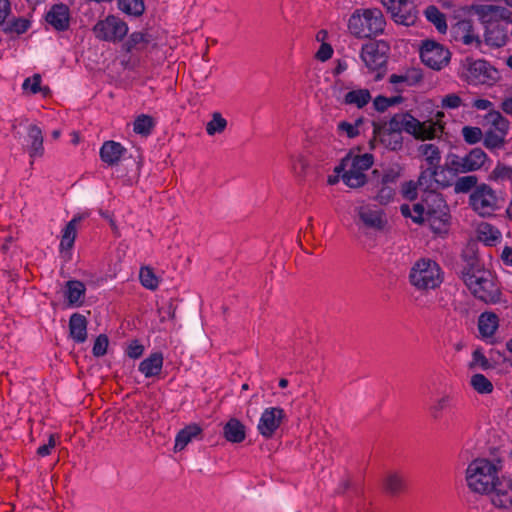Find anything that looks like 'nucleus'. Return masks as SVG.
<instances>
[{
	"label": "nucleus",
	"instance_id": "5",
	"mask_svg": "<svg viewBox=\"0 0 512 512\" xmlns=\"http://www.w3.org/2000/svg\"><path fill=\"white\" fill-rule=\"evenodd\" d=\"M460 77L472 85H492L499 79L497 69L489 62L472 57L461 61Z\"/></svg>",
	"mask_w": 512,
	"mask_h": 512
},
{
	"label": "nucleus",
	"instance_id": "54",
	"mask_svg": "<svg viewBox=\"0 0 512 512\" xmlns=\"http://www.w3.org/2000/svg\"><path fill=\"white\" fill-rule=\"evenodd\" d=\"M109 340L105 334H100L93 345L92 353L95 357H102L106 354Z\"/></svg>",
	"mask_w": 512,
	"mask_h": 512
},
{
	"label": "nucleus",
	"instance_id": "37",
	"mask_svg": "<svg viewBox=\"0 0 512 512\" xmlns=\"http://www.w3.org/2000/svg\"><path fill=\"white\" fill-rule=\"evenodd\" d=\"M371 100V94L368 89H357L349 91L344 97V103L347 105H355L362 108Z\"/></svg>",
	"mask_w": 512,
	"mask_h": 512
},
{
	"label": "nucleus",
	"instance_id": "4",
	"mask_svg": "<svg viewBox=\"0 0 512 512\" xmlns=\"http://www.w3.org/2000/svg\"><path fill=\"white\" fill-rule=\"evenodd\" d=\"M410 284L419 291L438 288L443 282V272L439 264L429 258L417 260L410 269Z\"/></svg>",
	"mask_w": 512,
	"mask_h": 512
},
{
	"label": "nucleus",
	"instance_id": "7",
	"mask_svg": "<svg viewBox=\"0 0 512 512\" xmlns=\"http://www.w3.org/2000/svg\"><path fill=\"white\" fill-rule=\"evenodd\" d=\"M489 161L485 151L479 147L473 148L465 156L450 153L447 156L445 167L454 175L473 172L481 169Z\"/></svg>",
	"mask_w": 512,
	"mask_h": 512
},
{
	"label": "nucleus",
	"instance_id": "9",
	"mask_svg": "<svg viewBox=\"0 0 512 512\" xmlns=\"http://www.w3.org/2000/svg\"><path fill=\"white\" fill-rule=\"evenodd\" d=\"M390 13L392 20L403 26H413L419 18V11L411 0H380Z\"/></svg>",
	"mask_w": 512,
	"mask_h": 512
},
{
	"label": "nucleus",
	"instance_id": "19",
	"mask_svg": "<svg viewBox=\"0 0 512 512\" xmlns=\"http://www.w3.org/2000/svg\"><path fill=\"white\" fill-rule=\"evenodd\" d=\"M125 153L126 148L113 140L105 141L100 148V158L109 166L117 165Z\"/></svg>",
	"mask_w": 512,
	"mask_h": 512
},
{
	"label": "nucleus",
	"instance_id": "10",
	"mask_svg": "<svg viewBox=\"0 0 512 512\" xmlns=\"http://www.w3.org/2000/svg\"><path fill=\"white\" fill-rule=\"evenodd\" d=\"M420 58L426 66L439 71L449 64L451 53L442 44L427 39L422 41Z\"/></svg>",
	"mask_w": 512,
	"mask_h": 512
},
{
	"label": "nucleus",
	"instance_id": "55",
	"mask_svg": "<svg viewBox=\"0 0 512 512\" xmlns=\"http://www.w3.org/2000/svg\"><path fill=\"white\" fill-rule=\"evenodd\" d=\"M492 179L498 180H511L512 179V167L498 163L490 176Z\"/></svg>",
	"mask_w": 512,
	"mask_h": 512
},
{
	"label": "nucleus",
	"instance_id": "32",
	"mask_svg": "<svg viewBox=\"0 0 512 512\" xmlns=\"http://www.w3.org/2000/svg\"><path fill=\"white\" fill-rule=\"evenodd\" d=\"M81 219V216H75L64 227L60 242L61 251L70 250L73 247L76 238V226L77 223L81 221Z\"/></svg>",
	"mask_w": 512,
	"mask_h": 512
},
{
	"label": "nucleus",
	"instance_id": "64",
	"mask_svg": "<svg viewBox=\"0 0 512 512\" xmlns=\"http://www.w3.org/2000/svg\"><path fill=\"white\" fill-rule=\"evenodd\" d=\"M332 55H333L332 46L328 43L323 42L320 45L315 57L319 61L324 62V61H327L328 59H330L332 57Z\"/></svg>",
	"mask_w": 512,
	"mask_h": 512
},
{
	"label": "nucleus",
	"instance_id": "40",
	"mask_svg": "<svg viewBox=\"0 0 512 512\" xmlns=\"http://www.w3.org/2000/svg\"><path fill=\"white\" fill-rule=\"evenodd\" d=\"M155 126L154 119L146 114L139 115L133 124V130L136 134L148 136Z\"/></svg>",
	"mask_w": 512,
	"mask_h": 512
},
{
	"label": "nucleus",
	"instance_id": "28",
	"mask_svg": "<svg viewBox=\"0 0 512 512\" xmlns=\"http://www.w3.org/2000/svg\"><path fill=\"white\" fill-rule=\"evenodd\" d=\"M152 40V35L147 32H133L123 43L122 48L127 53H130L133 50H143L152 42Z\"/></svg>",
	"mask_w": 512,
	"mask_h": 512
},
{
	"label": "nucleus",
	"instance_id": "8",
	"mask_svg": "<svg viewBox=\"0 0 512 512\" xmlns=\"http://www.w3.org/2000/svg\"><path fill=\"white\" fill-rule=\"evenodd\" d=\"M92 31L95 38L100 41L117 43L127 35L128 25L119 17L108 15L105 19L97 21Z\"/></svg>",
	"mask_w": 512,
	"mask_h": 512
},
{
	"label": "nucleus",
	"instance_id": "45",
	"mask_svg": "<svg viewBox=\"0 0 512 512\" xmlns=\"http://www.w3.org/2000/svg\"><path fill=\"white\" fill-rule=\"evenodd\" d=\"M471 386L480 394H488L493 391V384L483 374H475L471 377Z\"/></svg>",
	"mask_w": 512,
	"mask_h": 512
},
{
	"label": "nucleus",
	"instance_id": "36",
	"mask_svg": "<svg viewBox=\"0 0 512 512\" xmlns=\"http://www.w3.org/2000/svg\"><path fill=\"white\" fill-rule=\"evenodd\" d=\"M419 152L425 157V161L431 168H442L440 166L441 152L438 146L434 144H422L418 148Z\"/></svg>",
	"mask_w": 512,
	"mask_h": 512
},
{
	"label": "nucleus",
	"instance_id": "1",
	"mask_svg": "<svg viewBox=\"0 0 512 512\" xmlns=\"http://www.w3.org/2000/svg\"><path fill=\"white\" fill-rule=\"evenodd\" d=\"M459 274L472 294L485 303L500 301L501 292L496 287L491 274L480 264L476 256L466 259Z\"/></svg>",
	"mask_w": 512,
	"mask_h": 512
},
{
	"label": "nucleus",
	"instance_id": "41",
	"mask_svg": "<svg viewBox=\"0 0 512 512\" xmlns=\"http://www.w3.org/2000/svg\"><path fill=\"white\" fill-rule=\"evenodd\" d=\"M342 181L348 187L356 189L364 186L367 183V176L365 173L348 169L342 174Z\"/></svg>",
	"mask_w": 512,
	"mask_h": 512
},
{
	"label": "nucleus",
	"instance_id": "25",
	"mask_svg": "<svg viewBox=\"0 0 512 512\" xmlns=\"http://www.w3.org/2000/svg\"><path fill=\"white\" fill-rule=\"evenodd\" d=\"M162 366L163 354L161 352H155L140 362L139 371L143 373L145 377H153L161 372Z\"/></svg>",
	"mask_w": 512,
	"mask_h": 512
},
{
	"label": "nucleus",
	"instance_id": "3",
	"mask_svg": "<svg viewBox=\"0 0 512 512\" xmlns=\"http://www.w3.org/2000/svg\"><path fill=\"white\" fill-rule=\"evenodd\" d=\"M386 20L379 8L357 9L350 16L348 29L357 38H372L384 32Z\"/></svg>",
	"mask_w": 512,
	"mask_h": 512
},
{
	"label": "nucleus",
	"instance_id": "51",
	"mask_svg": "<svg viewBox=\"0 0 512 512\" xmlns=\"http://www.w3.org/2000/svg\"><path fill=\"white\" fill-rule=\"evenodd\" d=\"M449 403L450 397L447 395L436 400L429 408L432 418L438 420L441 417L442 411L449 406Z\"/></svg>",
	"mask_w": 512,
	"mask_h": 512
},
{
	"label": "nucleus",
	"instance_id": "30",
	"mask_svg": "<svg viewBox=\"0 0 512 512\" xmlns=\"http://www.w3.org/2000/svg\"><path fill=\"white\" fill-rule=\"evenodd\" d=\"M423 126L417 131V140L425 141L439 137L443 133L444 126L439 122L426 120L421 122Z\"/></svg>",
	"mask_w": 512,
	"mask_h": 512
},
{
	"label": "nucleus",
	"instance_id": "38",
	"mask_svg": "<svg viewBox=\"0 0 512 512\" xmlns=\"http://www.w3.org/2000/svg\"><path fill=\"white\" fill-rule=\"evenodd\" d=\"M424 14L427 20L434 24L438 32L445 33L447 31V23L445 14L442 13L436 6L429 5Z\"/></svg>",
	"mask_w": 512,
	"mask_h": 512
},
{
	"label": "nucleus",
	"instance_id": "39",
	"mask_svg": "<svg viewBox=\"0 0 512 512\" xmlns=\"http://www.w3.org/2000/svg\"><path fill=\"white\" fill-rule=\"evenodd\" d=\"M505 144V136L498 134L496 130L488 129L483 134V145L492 152L498 149H502Z\"/></svg>",
	"mask_w": 512,
	"mask_h": 512
},
{
	"label": "nucleus",
	"instance_id": "34",
	"mask_svg": "<svg viewBox=\"0 0 512 512\" xmlns=\"http://www.w3.org/2000/svg\"><path fill=\"white\" fill-rule=\"evenodd\" d=\"M423 75L421 70L416 68L408 69L403 74H392L389 77V82L392 84L405 83L408 86H414L421 82Z\"/></svg>",
	"mask_w": 512,
	"mask_h": 512
},
{
	"label": "nucleus",
	"instance_id": "46",
	"mask_svg": "<svg viewBox=\"0 0 512 512\" xmlns=\"http://www.w3.org/2000/svg\"><path fill=\"white\" fill-rule=\"evenodd\" d=\"M31 22L23 17L16 18L8 22L3 31L5 33H16L17 35L25 33L30 28Z\"/></svg>",
	"mask_w": 512,
	"mask_h": 512
},
{
	"label": "nucleus",
	"instance_id": "57",
	"mask_svg": "<svg viewBox=\"0 0 512 512\" xmlns=\"http://www.w3.org/2000/svg\"><path fill=\"white\" fill-rule=\"evenodd\" d=\"M23 90H30L32 94L40 93L41 87V75L34 74L32 78H26L22 84Z\"/></svg>",
	"mask_w": 512,
	"mask_h": 512
},
{
	"label": "nucleus",
	"instance_id": "26",
	"mask_svg": "<svg viewBox=\"0 0 512 512\" xmlns=\"http://www.w3.org/2000/svg\"><path fill=\"white\" fill-rule=\"evenodd\" d=\"M508 41L506 28L501 24L490 25L485 32L486 44L494 47H502Z\"/></svg>",
	"mask_w": 512,
	"mask_h": 512
},
{
	"label": "nucleus",
	"instance_id": "33",
	"mask_svg": "<svg viewBox=\"0 0 512 512\" xmlns=\"http://www.w3.org/2000/svg\"><path fill=\"white\" fill-rule=\"evenodd\" d=\"M487 123L491 124V128L496 130L498 134L506 137L508 134L510 123L499 111L491 109L485 116Z\"/></svg>",
	"mask_w": 512,
	"mask_h": 512
},
{
	"label": "nucleus",
	"instance_id": "27",
	"mask_svg": "<svg viewBox=\"0 0 512 512\" xmlns=\"http://www.w3.org/2000/svg\"><path fill=\"white\" fill-rule=\"evenodd\" d=\"M358 216L367 228L380 230L384 227V221L381 217V213L377 210H373L367 206H362L358 208Z\"/></svg>",
	"mask_w": 512,
	"mask_h": 512
},
{
	"label": "nucleus",
	"instance_id": "11",
	"mask_svg": "<svg viewBox=\"0 0 512 512\" xmlns=\"http://www.w3.org/2000/svg\"><path fill=\"white\" fill-rule=\"evenodd\" d=\"M469 202L476 212L485 215L490 214L495 209L497 198L490 186L481 184L470 195Z\"/></svg>",
	"mask_w": 512,
	"mask_h": 512
},
{
	"label": "nucleus",
	"instance_id": "44",
	"mask_svg": "<svg viewBox=\"0 0 512 512\" xmlns=\"http://www.w3.org/2000/svg\"><path fill=\"white\" fill-rule=\"evenodd\" d=\"M118 8L132 16H140L145 10L143 0H118Z\"/></svg>",
	"mask_w": 512,
	"mask_h": 512
},
{
	"label": "nucleus",
	"instance_id": "2",
	"mask_svg": "<svg viewBox=\"0 0 512 512\" xmlns=\"http://www.w3.org/2000/svg\"><path fill=\"white\" fill-rule=\"evenodd\" d=\"M497 466L486 458L473 460L466 469L468 488L478 494H490L498 480Z\"/></svg>",
	"mask_w": 512,
	"mask_h": 512
},
{
	"label": "nucleus",
	"instance_id": "47",
	"mask_svg": "<svg viewBox=\"0 0 512 512\" xmlns=\"http://www.w3.org/2000/svg\"><path fill=\"white\" fill-rule=\"evenodd\" d=\"M478 177L468 175L459 177L454 184L455 193H468L474 187H477Z\"/></svg>",
	"mask_w": 512,
	"mask_h": 512
},
{
	"label": "nucleus",
	"instance_id": "24",
	"mask_svg": "<svg viewBox=\"0 0 512 512\" xmlns=\"http://www.w3.org/2000/svg\"><path fill=\"white\" fill-rule=\"evenodd\" d=\"M65 297L69 306H80L83 303V297L86 291L85 285L79 280H69L66 282Z\"/></svg>",
	"mask_w": 512,
	"mask_h": 512
},
{
	"label": "nucleus",
	"instance_id": "58",
	"mask_svg": "<svg viewBox=\"0 0 512 512\" xmlns=\"http://www.w3.org/2000/svg\"><path fill=\"white\" fill-rule=\"evenodd\" d=\"M421 126H423V124H421V121L416 119L408 112L406 121L404 122V132L412 135L416 139L417 131Z\"/></svg>",
	"mask_w": 512,
	"mask_h": 512
},
{
	"label": "nucleus",
	"instance_id": "62",
	"mask_svg": "<svg viewBox=\"0 0 512 512\" xmlns=\"http://www.w3.org/2000/svg\"><path fill=\"white\" fill-rule=\"evenodd\" d=\"M413 211L415 215L411 216L413 222L422 223L426 219V208L424 200L413 205Z\"/></svg>",
	"mask_w": 512,
	"mask_h": 512
},
{
	"label": "nucleus",
	"instance_id": "21",
	"mask_svg": "<svg viewBox=\"0 0 512 512\" xmlns=\"http://www.w3.org/2000/svg\"><path fill=\"white\" fill-rule=\"evenodd\" d=\"M223 436L230 443H241L246 438V427L237 418H230L223 426Z\"/></svg>",
	"mask_w": 512,
	"mask_h": 512
},
{
	"label": "nucleus",
	"instance_id": "59",
	"mask_svg": "<svg viewBox=\"0 0 512 512\" xmlns=\"http://www.w3.org/2000/svg\"><path fill=\"white\" fill-rule=\"evenodd\" d=\"M400 177V171L396 168H388L384 171L381 179L382 185L395 184Z\"/></svg>",
	"mask_w": 512,
	"mask_h": 512
},
{
	"label": "nucleus",
	"instance_id": "42",
	"mask_svg": "<svg viewBox=\"0 0 512 512\" xmlns=\"http://www.w3.org/2000/svg\"><path fill=\"white\" fill-rule=\"evenodd\" d=\"M374 162V157L370 153H365L362 155H352V159L350 160V168L353 171H358L364 173V171L371 168Z\"/></svg>",
	"mask_w": 512,
	"mask_h": 512
},
{
	"label": "nucleus",
	"instance_id": "13",
	"mask_svg": "<svg viewBox=\"0 0 512 512\" xmlns=\"http://www.w3.org/2000/svg\"><path fill=\"white\" fill-rule=\"evenodd\" d=\"M445 173V168H431L427 166L420 173L417 181L419 189L423 190L424 194L428 191H436L439 188H447L451 186L450 180H441L439 176Z\"/></svg>",
	"mask_w": 512,
	"mask_h": 512
},
{
	"label": "nucleus",
	"instance_id": "14",
	"mask_svg": "<svg viewBox=\"0 0 512 512\" xmlns=\"http://www.w3.org/2000/svg\"><path fill=\"white\" fill-rule=\"evenodd\" d=\"M492 503L494 506L501 509L512 508V479L508 477H499L496 481L493 490Z\"/></svg>",
	"mask_w": 512,
	"mask_h": 512
},
{
	"label": "nucleus",
	"instance_id": "50",
	"mask_svg": "<svg viewBox=\"0 0 512 512\" xmlns=\"http://www.w3.org/2000/svg\"><path fill=\"white\" fill-rule=\"evenodd\" d=\"M408 112L396 113L388 122H384L393 132L402 134L404 131V122L406 121Z\"/></svg>",
	"mask_w": 512,
	"mask_h": 512
},
{
	"label": "nucleus",
	"instance_id": "31",
	"mask_svg": "<svg viewBox=\"0 0 512 512\" xmlns=\"http://www.w3.org/2000/svg\"><path fill=\"white\" fill-rule=\"evenodd\" d=\"M477 232L478 239L486 246H495L501 239L500 231L489 223H481Z\"/></svg>",
	"mask_w": 512,
	"mask_h": 512
},
{
	"label": "nucleus",
	"instance_id": "35",
	"mask_svg": "<svg viewBox=\"0 0 512 512\" xmlns=\"http://www.w3.org/2000/svg\"><path fill=\"white\" fill-rule=\"evenodd\" d=\"M383 487L388 494L397 495L405 490V479L397 472L389 473L384 479Z\"/></svg>",
	"mask_w": 512,
	"mask_h": 512
},
{
	"label": "nucleus",
	"instance_id": "48",
	"mask_svg": "<svg viewBox=\"0 0 512 512\" xmlns=\"http://www.w3.org/2000/svg\"><path fill=\"white\" fill-rule=\"evenodd\" d=\"M141 284L150 290H155L158 287V280L153 270L149 267L141 268L139 273Z\"/></svg>",
	"mask_w": 512,
	"mask_h": 512
},
{
	"label": "nucleus",
	"instance_id": "43",
	"mask_svg": "<svg viewBox=\"0 0 512 512\" xmlns=\"http://www.w3.org/2000/svg\"><path fill=\"white\" fill-rule=\"evenodd\" d=\"M227 127V120L220 112H213L211 120L206 124V132L209 136L224 132Z\"/></svg>",
	"mask_w": 512,
	"mask_h": 512
},
{
	"label": "nucleus",
	"instance_id": "61",
	"mask_svg": "<svg viewBox=\"0 0 512 512\" xmlns=\"http://www.w3.org/2000/svg\"><path fill=\"white\" fill-rule=\"evenodd\" d=\"M462 104V99L455 93L447 94L442 99V107L456 109Z\"/></svg>",
	"mask_w": 512,
	"mask_h": 512
},
{
	"label": "nucleus",
	"instance_id": "18",
	"mask_svg": "<svg viewBox=\"0 0 512 512\" xmlns=\"http://www.w3.org/2000/svg\"><path fill=\"white\" fill-rule=\"evenodd\" d=\"M436 210L426 214V220L430 223L432 230L436 233L447 232L450 223L449 207L445 200H437Z\"/></svg>",
	"mask_w": 512,
	"mask_h": 512
},
{
	"label": "nucleus",
	"instance_id": "17",
	"mask_svg": "<svg viewBox=\"0 0 512 512\" xmlns=\"http://www.w3.org/2000/svg\"><path fill=\"white\" fill-rule=\"evenodd\" d=\"M451 33L455 41H460L465 45L474 44L480 47L481 40L475 34L473 22L470 19H463L458 21L452 28Z\"/></svg>",
	"mask_w": 512,
	"mask_h": 512
},
{
	"label": "nucleus",
	"instance_id": "16",
	"mask_svg": "<svg viewBox=\"0 0 512 512\" xmlns=\"http://www.w3.org/2000/svg\"><path fill=\"white\" fill-rule=\"evenodd\" d=\"M373 133L380 142L391 151H399L403 147V136L399 132H393L384 123L373 122Z\"/></svg>",
	"mask_w": 512,
	"mask_h": 512
},
{
	"label": "nucleus",
	"instance_id": "52",
	"mask_svg": "<svg viewBox=\"0 0 512 512\" xmlns=\"http://www.w3.org/2000/svg\"><path fill=\"white\" fill-rule=\"evenodd\" d=\"M177 306L173 299H169L167 303L158 308L160 321L164 322L166 319L174 320L176 316Z\"/></svg>",
	"mask_w": 512,
	"mask_h": 512
},
{
	"label": "nucleus",
	"instance_id": "12",
	"mask_svg": "<svg viewBox=\"0 0 512 512\" xmlns=\"http://www.w3.org/2000/svg\"><path fill=\"white\" fill-rule=\"evenodd\" d=\"M284 417L285 412L282 408H266L263 411L257 426L259 433L266 439L272 438Z\"/></svg>",
	"mask_w": 512,
	"mask_h": 512
},
{
	"label": "nucleus",
	"instance_id": "49",
	"mask_svg": "<svg viewBox=\"0 0 512 512\" xmlns=\"http://www.w3.org/2000/svg\"><path fill=\"white\" fill-rule=\"evenodd\" d=\"M483 132L481 128L474 126H464L462 128V136L466 143L476 144L483 139Z\"/></svg>",
	"mask_w": 512,
	"mask_h": 512
},
{
	"label": "nucleus",
	"instance_id": "56",
	"mask_svg": "<svg viewBox=\"0 0 512 512\" xmlns=\"http://www.w3.org/2000/svg\"><path fill=\"white\" fill-rule=\"evenodd\" d=\"M395 196V189L390 185H382L381 189L377 193L375 199L381 205H386L393 200Z\"/></svg>",
	"mask_w": 512,
	"mask_h": 512
},
{
	"label": "nucleus",
	"instance_id": "20",
	"mask_svg": "<svg viewBox=\"0 0 512 512\" xmlns=\"http://www.w3.org/2000/svg\"><path fill=\"white\" fill-rule=\"evenodd\" d=\"M202 433V428L196 423L185 426L176 435L174 451H182L194 439H201Z\"/></svg>",
	"mask_w": 512,
	"mask_h": 512
},
{
	"label": "nucleus",
	"instance_id": "15",
	"mask_svg": "<svg viewBox=\"0 0 512 512\" xmlns=\"http://www.w3.org/2000/svg\"><path fill=\"white\" fill-rule=\"evenodd\" d=\"M45 20L56 31H66L70 27V9L63 3L54 4L46 13Z\"/></svg>",
	"mask_w": 512,
	"mask_h": 512
},
{
	"label": "nucleus",
	"instance_id": "6",
	"mask_svg": "<svg viewBox=\"0 0 512 512\" xmlns=\"http://www.w3.org/2000/svg\"><path fill=\"white\" fill-rule=\"evenodd\" d=\"M389 52L390 46L385 41L368 42L361 48L360 58L370 72H377L376 79L386 72Z\"/></svg>",
	"mask_w": 512,
	"mask_h": 512
},
{
	"label": "nucleus",
	"instance_id": "23",
	"mask_svg": "<svg viewBox=\"0 0 512 512\" xmlns=\"http://www.w3.org/2000/svg\"><path fill=\"white\" fill-rule=\"evenodd\" d=\"M28 139L30 145L28 146V153L31 158L41 157L44 154L43 146V133L37 125H30L28 128Z\"/></svg>",
	"mask_w": 512,
	"mask_h": 512
},
{
	"label": "nucleus",
	"instance_id": "22",
	"mask_svg": "<svg viewBox=\"0 0 512 512\" xmlns=\"http://www.w3.org/2000/svg\"><path fill=\"white\" fill-rule=\"evenodd\" d=\"M69 331L75 342H85L87 339V320L85 316L80 313L72 314L69 319Z\"/></svg>",
	"mask_w": 512,
	"mask_h": 512
},
{
	"label": "nucleus",
	"instance_id": "29",
	"mask_svg": "<svg viewBox=\"0 0 512 512\" xmlns=\"http://www.w3.org/2000/svg\"><path fill=\"white\" fill-rule=\"evenodd\" d=\"M499 318L495 313L484 312L479 316L478 329L483 337H491L498 328Z\"/></svg>",
	"mask_w": 512,
	"mask_h": 512
},
{
	"label": "nucleus",
	"instance_id": "53",
	"mask_svg": "<svg viewBox=\"0 0 512 512\" xmlns=\"http://www.w3.org/2000/svg\"><path fill=\"white\" fill-rule=\"evenodd\" d=\"M422 197L425 203L426 214L431 213L432 210L437 209L438 199L444 200L442 195L437 193L436 191H428V193L423 194Z\"/></svg>",
	"mask_w": 512,
	"mask_h": 512
},
{
	"label": "nucleus",
	"instance_id": "63",
	"mask_svg": "<svg viewBox=\"0 0 512 512\" xmlns=\"http://www.w3.org/2000/svg\"><path fill=\"white\" fill-rule=\"evenodd\" d=\"M337 129L339 132L346 133L348 138H355L359 135V130L356 129V125L347 121H341L338 123Z\"/></svg>",
	"mask_w": 512,
	"mask_h": 512
},
{
	"label": "nucleus",
	"instance_id": "60",
	"mask_svg": "<svg viewBox=\"0 0 512 512\" xmlns=\"http://www.w3.org/2000/svg\"><path fill=\"white\" fill-rule=\"evenodd\" d=\"M473 362L472 365H479L481 369L488 370L492 367L486 356L481 352L480 349H476L472 354Z\"/></svg>",
	"mask_w": 512,
	"mask_h": 512
}]
</instances>
